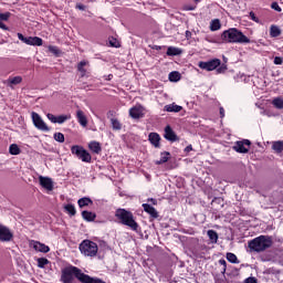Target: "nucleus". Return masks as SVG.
Here are the masks:
<instances>
[{
	"label": "nucleus",
	"instance_id": "4d7b16f0",
	"mask_svg": "<svg viewBox=\"0 0 283 283\" xmlns=\"http://www.w3.org/2000/svg\"><path fill=\"white\" fill-rule=\"evenodd\" d=\"M186 151H191V146L186 147Z\"/></svg>",
	"mask_w": 283,
	"mask_h": 283
},
{
	"label": "nucleus",
	"instance_id": "ddd939ff",
	"mask_svg": "<svg viewBox=\"0 0 283 283\" xmlns=\"http://www.w3.org/2000/svg\"><path fill=\"white\" fill-rule=\"evenodd\" d=\"M39 182H40L41 187L46 189V191H52V189H54V182L49 177L40 176Z\"/></svg>",
	"mask_w": 283,
	"mask_h": 283
},
{
	"label": "nucleus",
	"instance_id": "603ef678",
	"mask_svg": "<svg viewBox=\"0 0 283 283\" xmlns=\"http://www.w3.org/2000/svg\"><path fill=\"white\" fill-rule=\"evenodd\" d=\"M76 9H77V10L85 11V6H84V4H81V3H78V4H76Z\"/></svg>",
	"mask_w": 283,
	"mask_h": 283
},
{
	"label": "nucleus",
	"instance_id": "5fc2aeb1",
	"mask_svg": "<svg viewBox=\"0 0 283 283\" xmlns=\"http://www.w3.org/2000/svg\"><path fill=\"white\" fill-rule=\"evenodd\" d=\"M235 143H251L249 139H243V140H237Z\"/></svg>",
	"mask_w": 283,
	"mask_h": 283
},
{
	"label": "nucleus",
	"instance_id": "3c124183",
	"mask_svg": "<svg viewBox=\"0 0 283 283\" xmlns=\"http://www.w3.org/2000/svg\"><path fill=\"white\" fill-rule=\"evenodd\" d=\"M220 118H224V107L219 108Z\"/></svg>",
	"mask_w": 283,
	"mask_h": 283
},
{
	"label": "nucleus",
	"instance_id": "9d476101",
	"mask_svg": "<svg viewBox=\"0 0 283 283\" xmlns=\"http://www.w3.org/2000/svg\"><path fill=\"white\" fill-rule=\"evenodd\" d=\"M14 234L8 229V227L0 224V242H11Z\"/></svg>",
	"mask_w": 283,
	"mask_h": 283
},
{
	"label": "nucleus",
	"instance_id": "6e6d98bb",
	"mask_svg": "<svg viewBox=\"0 0 283 283\" xmlns=\"http://www.w3.org/2000/svg\"><path fill=\"white\" fill-rule=\"evenodd\" d=\"M186 38L191 39V33H190V31H186Z\"/></svg>",
	"mask_w": 283,
	"mask_h": 283
},
{
	"label": "nucleus",
	"instance_id": "2f4dec72",
	"mask_svg": "<svg viewBox=\"0 0 283 283\" xmlns=\"http://www.w3.org/2000/svg\"><path fill=\"white\" fill-rule=\"evenodd\" d=\"M208 237L210 238V241H211L212 243L218 242V233H217L216 231L209 230V231H208Z\"/></svg>",
	"mask_w": 283,
	"mask_h": 283
},
{
	"label": "nucleus",
	"instance_id": "13d9d810",
	"mask_svg": "<svg viewBox=\"0 0 283 283\" xmlns=\"http://www.w3.org/2000/svg\"><path fill=\"white\" fill-rule=\"evenodd\" d=\"M113 77H114V75L111 74V75H108V78H107V80H108V81H112Z\"/></svg>",
	"mask_w": 283,
	"mask_h": 283
},
{
	"label": "nucleus",
	"instance_id": "5701e85b",
	"mask_svg": "<svg viewBox=\"0 0 283 283\" xmlns=\"http://www.w3.org/2000/svg\"><path fill=\"white\" fill-rule=\"evenodd\" d=\"M168 78L171 83H178V81H180V73L178 71H172L169 73Z\"/></svg>",
	"mask_w": 283,
	"mask_h": 283
},
{
	"label": "nucleus",
	"instance_id": "4468645a",
	"mask_svg": "<svg viewBox=\"0 0 283 283\" xmlns=\"http://www.w3.org/2000/svg\"><path fill=\"white\" fill-rule=\"evenodd\" d=\"M233 149L238 151V154H247L249 149H251V143H237Z\"/></svg>",
	"mask_w": 283,
	"mask_h": 283
},
{
	"label": "nucleus",
	"instance_id": "473e14b6",
	"mask_svg": "<svg viewBox=\"0 0 283 283\" xmlns=\"http://www.w3.org/2000/svg\"><path fill=\"white\" fill-rule=\"evenodd\" d=\"M111 123H112V127L113 129H122L123 125L120 124V122H118V119L116 118H111Z\"/></svg>",
	"mask_w": 283,
	"mask_h": 283
},
{
	"label": "nucleus",
	"instance_id": "dca6fc26",
	"mask_svg": "<svg viewBox=\"0 0 283 283\" xmlns=\"http://www.w3.org/2000/svg\"><path fill=\"white\" fill-rule=\"evenodd\" d=\"M76 118L82 127H87V117L85 116V113L83 111L76 112Z\"/></svg>",
	"mask_w": 283,
	"mask_h": 283
},
{
	"label": "nucleus",
	"instance_id": "37998d69",
	"mask_svg": "<svg viewBox=\"0 0 283 283\" xmlns=\"http://www.w3.org/2000/svg\"><path fill=\"white\" fill-rule=\"evenodd\" d=\"M251 21H254V23H260V18L255 17V12L251 11L249 13Z\"/></svg>",
	"mask_w": 283,
	"mask_h": 283
},
{
	"label": "nucleus",
	"instance_id": "f03ea898",
	"mask_svg": "<svg viewBox=\"0 0 283 283\" xmlns=\"http://www.w3.org/2000/svg\"><path fill=\"white\" fill-rule=\"evenodd\" d=\"M221 41L224 43H251V39H249L242 31L238 28H230L222 32Z\"/></svg>",
	"mask_w": 283,
	"mask_h": 283
},
{
	"label": "nucleus",
	"instance_id": "bb28decb",
	"mask_svg": "<svg viewBox=\"0 0 283 283\" xmlns=\"http://www.w3.org/2000/svg\"><path fill=\"white\" fill-rule=\"evenodd\" d=\"M149 143H160V135L158 133H150L148 135Z\"/></svg>",
	"mask_w": 283,
	"mask_h": 283
},
{
	"label": "nucleus",
	"instance_id": "79ce46f5",
	"mask_svg": "<svg viewBox=\"0 0 283 283\" xmlns=\"http://www.w3.org/2000/svg\"><path fill=\"white\" fill-rule=\"evenodd\" d=\"M224 72H227V64L219 65V67L217 69V73L224 74Z\"/></svg>",
	"mask_w": 283,
	"mask_h": 283
},
{
	"label": "nucleus",
	"instance_id": "a211bd4d",
	"mask_svg": "<svg viewBox=\"0 0 283 283\" xmlns=\"http://www.w3.org/2000/svg\"><path fill=\"white\" fill-rule=\"evenodd\" d=\"M167 56H180L182 54V50L176 46H169L166 52Z\"/></svg>",
	"mask_w": 283,
	"mask_h": 283
},
{
	"label": "nucleus",
	"instance_id": "6e6552de",
	"mask_svg": "<svg viewBox=\"0 0 283 283\" xmlns=\"http://www.w3.org/2000/svg\"><path fill=\"white\" fill-rule=\"evenodd\" d=\"M18 39L22 41V43H25V45H33L41 48L43 45V39L39 36H28L25 38L23 33H18Z\"/></svg>",
	"mask_w": 283,
	"mask_h": 283
},
{
	"label": "nucleus",
	"instance_id": "412c9836",
	"mask_svg": "<svg viewBox=\"0 0 283 283\" xmlns=\"http://www.w3.org/2000/svg\"><path fill=\"white\" fill-rule=\"evenodd\" d=\"M82 217L86 222H94L96 220V213L90 211H83Z\"/></svg>",
	"mask_w": 283,
	"mask_h": 283
},
{
	"label": "nucleus",
	"instance_id": "0eeeda50",
	"mask_svg": "<svg viewBox=\"0 0 283 283\" xmlns=\"http://www.w3.org/2000/svg\"><path fill=\"white\" fill-rule=\"evenodd\" d=\"M31 118L36 129H40V132H50V127H48V124H45V122L43 120L41 115H39V113L32 112Z\"/></svg>",
	"mask_w": 283,
	"mask_h": 283
},
{
	"label": "nucleus",
	"instance_id": "423d86ee",
	"mask_svg": "<svg viewBox=\"0 0 283 283\" xmlns=\"http://www.w3.org/2000/svg\"><path fill=\"white\" fill-rule=\"evenodd\" d=\"M72 154H74L78 160H82V163H92V155L81 146H73Z\"/></svg>",
	"mask_w": 283,
	"mask_h": 283
},
{
	"label": "nucleus",
	"instance_id": "cd10ccee",
	"mask_svg": "<svg viewBox=\"0 0 283 283\" xmlns=\"http://www.w3.org/2000/svg\"><path fill=\"white\" fill-rule=\"evenodd\" d=\"M85 65H87V62H85V61H82V62H80L78 64H77V70H78V72L81 73V76H85V74H86V70H85Z\"/></svg>",
	"mask_w": 283,
	"mask_h": 283
},
{
	"label": "nucleus",
	"instance_id": "09e8293b",
	"mask_svg": "<svg viewBox=\"0 0 283 283\" xmlns=\"http://www.w3.org/2000/svg\"><path fill=\"white\" fill-rule=\"evenodd\" d=\"M184 10H186L187 12L193 11V10H196V6L186 4V6H184Z\"/></svg>",
	"mask_w": 283,
	"mask_h": 283
},
{
	"label": "nucleus",
	"instance_id": "de8ad7c7",
	"mask_svg": "<svg viewBox=\"0 0 283 283\" xmlns=\"http://www.w3.org/2000/svg\"><path fill=\"white\" fill-rule=\"evenodd\" d=\"M46 117L51 123H56L57 116H55L54 114L49 113Z\"/></svg>",
	"mask_w": 283,
	"mask_h": 283
},
{
	"label": "nucleus",
	"instance_id": "f704fd0d",
	"mask_svg": "<svg viewBox=\"0 0 283 283\" xmlns=\"http://www.w3.org/2000/svg\"><path fill=\"white\" fill-rule=\"evenodd\" d=\"M54 140H56L57 143H65V135H63L62 133H55Z\"/></svg>",
	"mask_w": 283,
	"mask_h": 283
},
{
	"label": "nucleus",
	"instance_id": "680f3d73",
	"mask_svg": "<svg viewBox=\"0 0 283 283\" xmlns=\"http://www.w3.org/2000/svg\"><path fill=\"white\" fill-rule=\"evenodd\" d=\"M276 143H282L281 140L276 142Z\"/></svg>",
	"mask_w": 283,
	"mask_h": 283
},
{
	"label": "nucleus",
	"instance_id": "bf43d9fd",
	"mask_svg": "<svg viewBox=\"0 0 283 283\" xmlns=\"http://www.w3.org/2000/svg\"><path fill=\"white\" fill-rule=\"evenodd\" d=\"M154 146H155L156 148H158V147H160V144L155 143Z\"/></svg>",
	"mask_w": 283,
	"mask_h": 283
},
{
	"label": "nucleus",
	"instance_id": "e433bc0d",
	"mask_svg": "<svg viewBox=\"0 0 283 283\" xmlns=\"http://www.w3.org/2000/svg\"><path fill=\"white\" fill-rule=\"evenodd\" d=\"M49 52H51V54H54L55 56H59L61 54V50H59L56 46L54 45H50L49 46Z\"/></svg>",
	"mask_w": 283,
	"mask_h": 283
},
{
	"label": "nucleus",
	"instance_id": "a19ab883",
	"mask_svg": "<svg viewBox=\"0 0 283 283\" xmlns=\"http://www.w3.org/2000/svg\"><path fill=\"white\" fill-rule=\"evenodd\" d=\"M109 45L111 48H118L120 44L118 43V40L109 38Z\"/></svg>",
	"mask_w": 283,
	"mask_h": 283
},
{
	"label": "nucleus",
	"instance_id": "4c0bfd02",
	"mask_svg": "<svg viewBox=\"0 0 283 283\" xmlns=\"http://www.w3.org/2000/svg\"><path fill=\"white\" fill-rule=\"evenodd\" d=\"M272 149H274V151H276V153L282 151L283 150V143H274L272 145Z\"/></svg>",
	"mask_w": 283,
	"mask_h": 283
},
{
	"label": "nucleus",
	"instance_id": "c9c22d12",
	"mask_svg": "<svg viewBox=\"0 0 283 283\" xmlns=\"http://www.w3.org/2000/svg\"><path fill=\"white\" fill-rule=\"evenodd\" d=\"M169 160V153H163L161 158L157 161V165H163V163H167Z\"/></svg>",
	"mask_w": 283,
	"mask_h": 283
},
{
	"label": "nucleus",
	"instance_id": "864d4df0",
	"mask_svg": "<svg viewBox=\"0 0 283 283\" xmlns=\"http://www.w3.org/2000/svg\"><path fill=\"white\" fill-rule=\"evenodd\" d=\"M0 29H1V30H8L6 23H3V22H1V21H0Z\"/></svg>",
	"mask_w": 283,
	"mask_h": 283
},
{
	"label": "nucleus",
	"instance_id": "a18cd8bd",
	"mask_svg": "<svg viewBox=\"0 0 283 283\" xmlns=\"http://www.w3.org/2000/svg\"><path fill=\"white\" fill-rule=\"evenodd\" d=\"M272 10H275L276 12H282V8L280 7V4H277V2H273L271 4Z\"/></svg>",
	"mask_w": 283,
	"mask_h": 283
},
{
	"label": "nucleus",
	"instance_id": "c85d7f7f",
	"mask_svg": "<svg viewBox=\"0 0 283 283\" xmlns=\"http://www.w3.org/2000/svg\"><path fill=\"white\" fill-rule=\"evenodd\" d=\"M91 151H94V154H101V144L98 143H91L88 145Z\"/></svg>",
	"mask_w": 283,
	"mask_h": 283
},
{
	"label": "nucleus",
	"instance_id": "f3484780",
	"mask_svg": "<svg viewBox=\"0 0 283 283\" xmlns=\"http://www.w3.org/2000/svg\"><path fill=\"white\" fill-rule=\"evenodd\" d=\"M164 112H175L178 114V112H182V106L177 105V104H168L164 107Z\"/></svg>",
	"mask_w": 283,
	"mask_h": 283
},
{
	"label": "nucleus",
	"instance_id": "8fccbe9b",
	"mask_svg": "<svg viewBox=\"0 0 283 283\" xmlns=\"http://www.w3.org/2000/svg\"><path fill=\"white\" fill-rule=\"evenodd\" d=\"M244 283H258V280H255V277H249Z\"/></svg>",
	"mask_w": 283,
	"mask_h": 283
},
{
	"label": "nucleus",
	"instance_id": "c03bdc74",
	"mask_svg": "<svg viewBox=\"0 0 283 283\" xmlns=\"http://www.w3.org/2000/svg\"><path fill=\"white\" fill-rule=\"evenodd\" d=\"M8 19H10V12L7 13H0V21H8Z\"/></svg>",
	"mask_w": 283,
	"mask_h": 283
},
{
	"label": "nucleus",
	"instance_id": "4be33fe9",
	"mask_svg": "<svg viewBox=\"0 0 283 283\" xmlns=\"http://www.w3.org/2000/svg\"><path fill=\"white\" fill-rule=\"evenodd\" d=\"M222 28V24L220 23L219 19H214L210 22V30L211 32H218Z\"/></svg>",
	"mask_w": 283,
	"mask_h": 283
},
{
	"label": "nucleus",
	"instance_id": "393cba45",
	"mask_svg": "<svg viewBox=\"0 0 283 283\" xmlns=\"http://www.w3.org/2000/svg\"><path fill=\"white\" fill-rule=\"evenodd\" d=\"M272 105L273 107H275L276 109H283V98L282 97H275L272 101Z\"/></svg>",
	"mask_w": 283,
	"mask_h": 283
},
{
	"label": "nucleus",
	"instance_id": "7ed1b4c3",
	"mask_svg": "<svg viewBox=\"0 0 283 283\" xmlns=\"http://www.w3.org/2000/svg\"><path fill=\"white\" fill-rule=\"evenodd\" d=\"M248 247L251 252L262 253V251H266V249L273 247V238L269 235H260L249 241Z\"/></svg>",
	"mask_w": 283,
	"mask_h": 283
},
{
	"label": "nucleus",
	"instance_id": "c756f323",
	"mask_svg": "<svg viewBox=\"0 0 283 283\" xmlns=\"http://www.w3.org/2000/svg\"><path fill=\"white\" fill-rule=\"evenodd\" d=\"M22 81H23V77H21V76H14V77H10V78L8 80V82H9L11 85H19Z\"/></svg>",
	"mask_w": 283,
	"mask_h": 283
},
{
	"label": "nucleus",
	"instance_id": "f257e3e1",
	"mask_svg": "<svg viewBox=\"0 0 283 283\" xmlns=\"http://www.w3.org/2000/svg\"><path fill=\"white\" fill-rule=\"evenodd\" d=\"M74 277H77V280L83 283H105L101 279H94L90 275L84 274L75 266H69L62 271L63 283H72L74 281Z\"/></svg>",
	"mask_w": 283,
	"mask_h": 283
},
{
	"label": "nucleus",
	"instance_id": "a878e982",
	"mask_svg": "<svg viewBox=\"0 0 283 283\" xmlns=\"http://www.w3.org/2000/svg\"><path fill=\"white\" fill-rule=\"evenodd\" d=\"M78 207H81V209H83V207H88V205H92V199L85 197L82 198L77 201Z\"/></svg>",
	"mask_w": 283,
	"mask_h": 283
},
{
	"label": "nucleus",
	"instance_id": "1a4fd4ad",
	"mask_svg": "<svg viewBox=\"0 0 283 283\" xmlns=\"http://www.w3.org/2000/svg\"><path fill=\"white\" fill-rule=\"evenodd\" d=\"M200 70H206L207 72H213V70H218L221 65L220 59H212L207 62H199Z\"/></svg>",
	"mask_w": 283,
	"mask_h": 283
},
{
	"label": "nucleus",
	"instance_id": "9b49d317",
	"mask_svg": "<svg viewBox=\"0 0 283 283\" xmlns=\"http://www.w3.org/2000/svg\"><path fill=\"white\" fill-rule=\"evenodd\" d=\"M30 248L34 249V251H38L39 253H50V247L39 241H31Z\"/></svg>",
	"mask_w": 283,
	"mask_h": 283
},
{
	"label": "nucleus",
	"instance_id": "20e7f679",
	"mask_svg": "<svg viewBox=\"0 0 283 283\" xmlns=\"http://www.w3.org/2000/svg\"><path fill=\"white\" fill-rule=\"evenodd\" d=\"M115 216L118 220H120L122 224L129 227L133 231L138 229V223L134 220V214L125 209H118L115 212Z\"/></svg>",
	"mask_w": 283,
	"mask_h": 283
},
{
	"label": "nucleus",
	"instance_id": "49530a36",
	"mask_svg": "<svg viewBox=\"0 0 283 283\" xmlns=\"http://www.w3.org/2000/svg\"><path fill=\"white\" fill-rule=\"evenodd\" d=\"M273 63H274V65H282V63H283V57H281V56H275Z\"/></svg>",
	"mask_w": 283,
	"mask_h": 283
},
{
	"label": "nucleus",
	"instance_id": "7c9ffc66",
	"mask_svg": "<svg viewBox=\"0 0 283 283\" xmlns=\"http://www.w3.org/2000/svg\"><path fill=\"white\" fill-rule=\"evenodd\" d=\"M65 211L70 213V216H76V208L73 205H66L64 207Z\"/></svg>",
	"mask_w": 283,
	"mask_h": 283
},
{
	"label": "nucleus",
	"instance_id": "ea45409f",
	"mask_svg": "<svg viewBox=\"0 0 283 283\" xmlns=\"http://www.w3.org/2000/svg\"><path fill=\"white\" fill-rule=\"evenodd\" d=\"M48 259L45 258H40L38 259V266H40V269H43V266H45V264H48Z\"/></svg>",
	"mask_w": 283,
	"mask_h": 283
},
{
	"label": "nucleus",
	"instance_id": "2eb2a0df",
	"mask_svg": "<svg viewBox=\"0 0 283 283\" xmlns=\"http://www.w3.org/2000/svg\"><path fill=\"white\" fill-rule=\"evenodd\" d=\"M164 136L166 140H170V143L178 140V136H176V133L170 128V126H166Z\"/></svg>",
	"mask_w": 283,
	"mask_h": 283
},
{
	"label": "nucleus",
	"instance_id": "6ab92c4d",
	"mask_svg": "<svg viewBox=\"0 0 283 283\" xmlns=\"http://www.w3.org/2000/svg\"><path fill=\"white\" fill-rule=\"evenodd\" d=\"M280 34H282L280 27L272 24L270 28V36H272V39H276V36H280Z\"/></svg>",
	"mask_w": 283,
	"mask_h": 283
},
{
	"label": "nucleus",
	"instance_id": "72a5a7b5",
	"mask_svg": "<svg viewBox=\"0 0 283 283\" xmlns=\"http://www.w3.org/2000/svg\"><path fill=\"white\" fill-rule=\"evenodd\" d=\"M65 120H70V115H60V116H57L56 123L59 125H63V123H65Z\"/></svg>",
	"mask_w": 283,
	"mask_h": 283
},
{
	"label": "nucleus",
	"instance_id": "f8f14e48",
	"mask_svg": "<svg viewBox=\"0 0 283 283\" xmlns=\"http://www.w3.org/2000/svg\"><path fill=\"white\" fill-rule=\"evenodd\" d=\"M130 118H143L145 116V108L142 105H136L129 109Z\"/></svg>",
	"mask_w": 283,
	"mask_h": 283
},
{
	"label": "nucleus",
	"instance_id": "052dcab7",
	"mask_svg": "<svg viewBox=\"0 0 283 283\" xmlns=\"http://www.w3.org/2000/svg\"><path fill=\"white\" fill-rule=\"evenodd\" d=\"M196 3H200V0H195Z\"/></svg>",
	"mask_w": 283,
	"mask_h": 283
},
{
	"label": "nucleus",
	"instance_id": "39448f33",
	"mask_svg": "<svg viewBox=\"0 0 283 283\" xmlns=\"http://www.w3.org/2000/svg\"><path fill=\"white\" fill-rule=\"evenodd\" d=\"M80 251L86 258H94L98 253V245L90 240H84L80 244Z\"/></svg>",
	"mask_w": 283,
	"mask_h": 283
},
{
	"label": "nucleus",
	"instance_id": "b1692460",
	"mask_svg": "<svg viewBox=\"0 0 283 283\" xmlns=\"http://www.w3.org/2000/svg\"><path fill=\"white\" fill-rule=\"evenodd\" d=\"M9 153L11 156H19V154H21V148L17 144H11L9 147Z\"/></svg>",
	"mask_w": 283,
	"mask_h": 283
},
{
	"label": "nucleus",
	"instance_id": "aec40b11",
	"mask_svg": "<svg viewBox=\"0 0 283 283\" xmlns=\"http://www.w3.org/2000/svg\"><path fill=\"white\" fill-rule=\"evenodd\" d=\"M143 208L146 211V213H149L150 216H153V218L158 217V212L156 211V208L151 207L150 205L144 203Z\"/></svg>",
	"mask_w": 283,
	"mask_h": 283
},
{
	"label": "nucleus",
	"instance_id": "58836bf2",
	"mask_svg": "<svg viewBox=\"0 0 283 283\" xmlns=\"http://www.w3.org/2000/svg\"><path fill=\"white\" fill-rule=\"evenodd\" d=\"M227 260L229 262H232L233 264H235V262H238V256H235V254H233V253H228L227 254Z\"/></svg>",
	"mask_w": 283,
	"mask_h": 283
}]
</instances>
